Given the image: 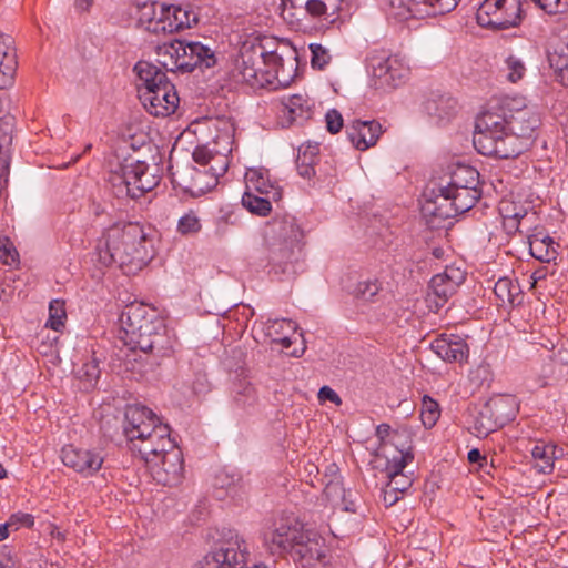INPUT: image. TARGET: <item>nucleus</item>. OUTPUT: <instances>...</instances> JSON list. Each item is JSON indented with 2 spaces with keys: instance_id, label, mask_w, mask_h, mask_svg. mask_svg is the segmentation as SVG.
<instances>
[{
  "instance_id": "f257e3e1",
  "label": "nucleus",
  "mask_w": 568,
  "mask_h": 568,
  "mask_svg": "<svg viewBox=\"0 0 568 568\" xmlns=\"http://www.w3.org/2000/svg\"><path fill=\"white\" fill-rule=\"evenodd\" d=\"M99 262L116 265L125 275L136 274L154 256L153 241L140 223H114L97 244Z\"/></svg>"
},
{
  "instance_id": "f03ea898",
  "label": "nucleus",
  "mask_w": 568,
  "mask_h": 568,
  "mask_svg": "<svg viewBox=\"0 0 568 568\" xmlns=\"http://www.w3.org/2000/svg\"><path fill=\"white\" fill-rule=\"evenodd\" d=\"M290 70H285L283 57L277 50L267 51L262 43L244 44L237 62L239 74L251 87L264 88L275 81L288 84L296 71V54L292 53Z\"/></svg>"
},
{
  "instance_id": "7ed1b4c3",
  "label": "nucleus",
  "mask_w": 568,
  "mask_h": 568,
  "mask_svg": "<svg viewBox=\"0 0 568 568\" xmlns=\"http://www.w3.org/2000/svg\"><path fill=\"white\" fill-rule=\"evenodd\" d=\"M139 84L138 92L145 110L154 116H168L179 106L175 85L168 79L162 69L148 61H139L134 65Z\"/></svg>"
},
{
  "instance_id": "20e7f679",
  "label": "nucleus",
  "mask_w": 568,
  "mask_h": 568,
  "mask_svg": "<svg viewBox=\"0 0 568 568\" xmlns=\"http://www.w3.org/2000/svg\"><path fill=\"white\" fill-rule=\"evenodd\" d=\"M473 143L486 156L511 159L524 152V144L518 138L509 135L506 118L491 112L483 113L476 120Z\"/></svg>"
},
{
  "instance_id": "39448f33",
  "label": "nucleus",
  "mask_w": 568,
  "mask_h": 568,
  "mask_svg": "<svg viewBox=\"0 0 568 568\" xmlns=\"http://www.w3.org/2000/svg\"><path fill=\"white\" fill-rule=\"evenodd\" d=\"M159 63L170 72L204 71L215 65L216 58L207 45L201 42L174 40L158 47Z\"/></svg>"
},
{
  "instance_id": "423d86ee",
  "label": "nucleus",
  "mask_w": 568,
  "mask_h": 568,
  "mask_svg": "<svg viewBox=\"0 0 568 568\" xmlns=\"http://www.w3.org/2000/svg\"><path fill=\"white\" fill-rule=\"evenodd\" d=\"M158 171L144 161H134L110 172L108 181L116 197L138 199L159 185L161 178Z\"/></svg>"
},
{
  "instance_id": "0eeeda50",
  "label": "nucleus",
  "mask_w": 568,
  "mask_h": 568,
  "mask_svg": "<svg viewBox=\"0 0 568 568\" xmlns=\"http://www.w3.org/2000/svg\"><path fill=\"white\" fill-rule=\"evenodd\" d=\"M307 530L296 515L282 513L264 528L263 542L273 555H288Z\"/></svg>"
},
{
  "instance_id": "6e6552de",
  "label": "nucleus",
  "mask_w": 568,
  "mask_h": 568,
  "mask_svg": "<svg viewBox=\"0 0 568 568\" xmlns=\"http://www.w3.org/2000/svg\"><path fill=\"white\" fill-rule=\"evenodd\" d=\"M523 0H484L476 12L477 23L491 30L517 27L523 20Z\"/></svg>"
},
{
  "instance_id": "1a4fd4ad",
  "label": "nucleus",
  "mask_w": 568,
  "mask_h": 568,
  "mask_svg": "<svg viewBox=\"0 0 568 568\" xmlns=\"http://www.w3.org/2000/svg\"><path fill=\"white\" fill-rule=\"evenodd\" d=\"M155 14V4L150 8H144ZM146 19L145 29L152 33H173L181 30L191 28L193 23L197 22V17L190 6L181 4H161L160 14L158 17H149V12L144 11L140 18L141 22Z\"/></svg>"
},
{
  "instance_id": "9d476101",
  "label": "nucleus",
  "mask_w": 568,
  "mask_h": 568,
  "mask_svg": "<svg viewBox=\"0 0 568 568\" xmlns=\"http://www.w3.org/2000/svg\"><path fill=\"white\" fill-rule=\"evenodd\" d=\"M481 196L479 186L439 187V194L434 200L432 214L440 219H450L463 214L475 206Z\"/></svg>"
},
{
  "instance_id": "9b49d317",
  "label": "nucleus",
  "mask_w": 568,
  "mask_h": 568,
  "mask_svg": "<svg viewBox=\"0 0 568 568\" xmlns=\"http://www.w3.org/2000/svg\"><path fill=\"white\" fill-rule=\"evenodd\" d=\"M141 338L139 343H131L130 339H121L123 344L131 351H141L143 353H152L156 357L170 355L173 345L171 338L166 335V326L164 320L160 316L149 321L141 327Z\"/></svg>"
},
{
  "instance_id": "f8f14e48",
  "label": "nucleus",
  "mask_w": 568,
  "mask_h": 568,
  "mask_svg": "<svg viewBox=\"0 0 568 568\" xmlns=\"http://www.w3.org/2000/svg\"><path fill=\"white\" fill-rule=\"evenodd\" d=\"M371 64L373 69V83L377 90L387 91L395 89L404 84L408 79L409 68L397 54L373 57Z\"/></svg>"
},
{
  "instance_id": "ddd939ff",
  "label": "nucleus",
  "mask_w": 568,
  "mask_h": 568,
  "mask_svg": "<svg viewBox=\"0 0 568 568\" xmlns=\"http://www.w3.org/2000/svg\"><path fill=\"white\" fill-rule=\"evenodd\" d=\"M381 455L385 458V473L396 475L405 470L415 458L410 433L406 428L396 429L389 443L382 446Z\"/></svg>"
},
{
  "instance_id": "4468645a",
  "label": "nucleus",
  "mask_w": 568,
  "mask_h": 568,
  "mask_svg": "<svg viewBox=\"0 0 568 568\" xmlns=\"http://www.w3.org/2000/svg\"><path fill=\"white\" fill-rule=\"evenodd\" d=\"M288 555L301 568H324L326 565L324 539L312 529L307 530Z\"/></svg>"
},
{
  "instance_id": "2eb2a0df",
  "label": "nucleus",
  "mask_w": 568,
  "mask_h": 568,
  "mask_svg": "<svg viewBox=\"0 0 568 568\" xmlns=\"http://www.w3.org/2000/svg\"><path fill=\"white\" fill-rule=\"evenodd\" d=\"M170 427L160 423L150 432V435L139 438L131 445V449L138 452L141 458L148 464L159 459L162 455L176 448V444L170 436Z\"/></svg>"
},
{
  "instance_id": "dca6fc26",
  "label": "nucleus",
  "mask_w": 568,
  "mask_h": 568,
  "mask_svg": "<svg viewBox=\"0 0 568 568\" xmlns=\"http://www.w3.org/2000/svg\"><path fill=\"white\" fill-rule=\"evenodd\" d=\"M61 460L64 466L73 469L83 477L95 475L102 467L104 457L95 448H82L65 445L61 449Z\"/></svg>"
},
{
  "instance_id": "f3484780",
  "label": "nucleus",
  "mask_w": 568,
  "mask_h": 568,
  "mask_svg": "<svg viewBox=\"0 0 568 568\" xmlns=\"http://www.w3.org/2000/svg\"><path fill=\"white\" fill-rule=\"evenodd\" d=\"M153 479L163 486H178L184 476L183 456L179 447L148 463Z\"/></svg>"
},
{
  "instance_id": "a211bd4d",
  "label": "nucleus",
  "mask_w": 568,
  "mask_h": 568,
  "mask_svg": "<svg viewBox=\"0 0 568 568\" xmlns=\"http://www.w3.org/2000/svg\"><path fill=\"white\" fill-rule=\"evenodd\" d=\"M158 316L156 311L144 303L134 302L126 305L120 315V338L134 343V339L141 338V327Z\"/></svg>"
},
{
  "instance_id": "6ab92c4d",
  "label": "nucleus",
  "mask_w": 568,
  "mask_h": 568,
  "mask_svg": "<svg viewBox=\"0 0 568 568\" xmlns=\"http://www.w3.org/2000/svg\"><path fill=\"white\" fill-rule=\"evenodd\" d=\"M161 422L148 407L132 405L126 407L124 414L123 433L131 445L139 438L150 435V432Z\"/></svg>"
},
{
  "instance_id": "aec40b11",
  "label": "nucleus",
  "mask_w": 568,
  "mask_h": 568,
  "mask_svg": "<svg viewBox=\"0 0 568 568\" xmlns=\"http://www.w3.org/2000/svg\"><path fill=\"white\" fill-rule=\"evenodd\" d=\"M274 226L277 222L274 221ZM280 236L283 237V243L278 246L271 248L270 260L278 265L287 264L293 261L296 252L301 251L300 239L302 237V231L294 223V220H284L278 223Z\"/></svg>"
},
{
  "instance_id": "412c9836",
  "label": "nucleus",
  "mask_w": 568,
  "mask_h": 568,
  "mask_svg": "<svg viewBox=\"0 0 568 568\" xmlns=\"http://www.w3.org/2000/svg\"><path fill=\"white\" fill-rule=\"evenodd\" d=\"M230 164L229 156L226 154L216 153L213 156L212 163H210L203 170L192 168V181L190 185L183 186L185 191L191 193H205L217 184L220 176L224 175Z\"/></svg>"
},
{
  "instance_id": "4be33fe9",
  "label": "nucleus",
  "mask_w": 568,
  "mask_h": 568,
  "mask_svg": "<svg viewBox=\"0 0 568 568\" xmlns=\"http://www.w3.org/2000/svg\"><path fill=\"white\" fill-rule=\"evenodd\" d=\"M465 278L466 275L460 268L447 266L443 273L432 277L428 296L434 295L436 306L442 307L456 293Z\"/></svg>"
},
{
  "instance_id": "5701e85b",
  "label": "nucleus",
  "mask_w": 568,
  "mask_h": 568,
  "mask_svg": "<svg viewBox=\"0 0 568 568\" xmlns=\"http://www.w3.org/2000/svg\"><path fill=\"white\" fill-rule=\"evenodd\" d=\"M242 561V555L236 541L219 540L203 557L196 568H236Z\"/></svg>"
},
{
  "instance_id": "b1692460",
  "label": "nucleus",
  "mask_w": 568,
  "mask_h": 568,
  "mask_svg": "<svg viewBox=\"0 0 568 568\" xmlns=\"http://www.w3.org/2000/svg\"><path fill=\"white\" fill-rule=\"evenodd\" d=\"M539 125L540 119L538 114L529 109L519 110L511 114L509 119H506L509 135L518 138L519 142L524 144V151L529 148Z\"/></svg>"
},
{
  "instance_id": "393cba45",
  "label": "nucleus",
  "mask_w": 568,
  "mask_h": 568,
  "mask_svg": "<svg viewBox=\"0 0 568 568\" xmlns=\"http://www.w3.org/2000/svg\"><path fill=\"white\" fill-rule=\"evenodd\" d=\"M432 351L444 362L464 363L469 356L467 343L458 335L443 334L430 344Z\"/></svg>"
},
{
  "instance_id": "a878e982",
  "label": "nucleus",
  "mask_w": 568,
  "mask_h": 568,
  "mask_svg": "<svg viewBox=\"0 0 568 568\" xmlns=\"http://www.w3.org/2000/svg\"><path fill=\"white\" fill-rule=\"evenodd\" d=\"M382 132L381 123L375 120H354L346 128V133L351 143L359 151H365L371 146H374Z\"/></svg>"
},
{
  "instance_id": "bb28decb",
  "label": "nucleus",
  "mask_w": 568,
  "mask_h": 568,
  "mask_svg": "<svg viewBox=\"0 0 568 568\" xmlns=\"http://www.w3.org/2000/svg\"><path fill=\"white\" fill-rule=\"evenodd\" d=\"M282 114L286 119L287 125L302 124L313 115L314 103L305 93H296L283 97L281 100Z\"/></svg>"
},
{
  "instance_id": "cd10ccee",
  "label": "nucleus",
  "mask_w": 568,
  "mask_h": 568,
  "mask_svg": "<svg viewBox=\"0 0 568 568\" xmlns=\"http://www.w3.org/2000/svg\"><path fill=\"white\" fill-rule=\"evenodd\" d=\"M246 190L255 192L260 195L271 197L273 201H278L282 196L281 190L276 182L270 178L267 170L251 169L245 174Z\"/></svg>"
},
{
  "instance_id": "c85d7f7f",
  "label": "nucleus",
  "mask_w": 568,
  "mask_h": 568,
  "mask_svg": "<svg viewBox=\"0 0 568 568\" xmlns=\"http://www.w3.org/2000/svg\"><path fill=\"white\" fill-rule=\"evenodd\" d=\"M16 50L10 36L0 32V89L9 87L17 70Z\"/></svg>"
},
{
  "instance_id": "c756f323",
  "label": "nucleus",
  "mask_w": 568,
  "mask_h": 568,
  "mask_svg": "<svg viewBox=\"0 0 568 568\" xmlns=\"http://www.w3.org/2000/svg\"><path fill=\"white\" fill-rule=\"evenodd\" d=\"M529 252L540 262L555 261L558 253L552 237L544 231H536L528 236Z\"/></svg>"
},
{
  "instance_id": "7c9ffc66",
  "label": "nucleus",
  "mask_w": 568,
  "mask_h": 568,
  "mask_svg": "<svg viewBox=\"0 0 568 568\" xmlns=\"http://www.w3.org/2000/svg\"><path fill=\"white\" fill-rule=\"evenodd\" d=\"M494 294L501 307L513 308L523 302V292L519 283L509 277H500L494 286Z\"/></svg>"
},
{
  "instance_id": "2f4dec72",
  "label": "nucleus",
  "mask_w": 568,
  "mask_h": 568,
  "mask_svg": "<svg viewBox=\"0 0 568 568\" xmlns=\"http://www.w3.org/2000/svg\"><path fill=\"white\" fill-rule=\"evenodd\" d=\"M320 160V144H303L298 148L296 158V169L304 179H312L316 175L315 165Z\"/></svg>"
},
{
  "instance_id": "473e14b6",
  "label": "nucleus",
  "mask_w": 568,
  "mask_h": 568,
  "mask_svg": "<svg viewBox=\"0 0 568 568\" xmlns=\"http://www.w3.org/2000/svg\"><path fill=\"white\" fill-rule=\"evenodd\" d=\"M558 448L552 444H536L531 449L535 466L539 473L550 474L554 470V463L558 458Z\"/></svg>"
},
{
  "instance_id": "72a5a7b5",
  "label": "nucleus",
  "mask_w": 568,
  "mask_h": 568,
  "mask_svg": "<svg viewBox=\"0 0 568 568\" xmlns=\"http://www.w3.org/2000/svg\"><path fill=\"white\" fill-rule=\"evenodd\" d=\"M425 108L429 115L439 121L449 120L456 113L457 101L449 95H438L429 99Z\"/></svg>"
},
{
  "instance_id": "f704fd0d",
  "label": "nucleus",
  "mask_w": 568,
  "mask_h": 568,
  "mask_svg": "<svg viewBox=\"0 0 568 568\" xmlns=\"http://www.w3.org/2000/svg\"><path fill=\"white\" fill-rule=\"evenodd\" d=\"M479 186V172L466 164L457 165L450 173L449 182L444 187Z\"/></svg>"
},
{
  "instance_id": "c9c22d12",
  "label": "nucleus",
  "mask_w": 568,
  "mask_h": 568,
  "mask_svg": "<svg viewBox=\"0 0 568 568\" xmlns=\"http://www.w3.org/2000/svg\"><path fill=\"white\" fill-rule=\"evenodd\" d=\"M423 11L425 10L415 0H388V14L399 21L423 17Z\"/></svg>"
},
{
  "instance_id": "e433bc0d",
  "label": "nucleus",
  "mask_w": 568,
  "mask_h": 568,
  "mask_svg": "<svg viewBox=\"0 0 568 568\" xmlns=\"http://www.w3.org/2000/svg\"><path fill=\"white\" fill-rule=\"evenodd\" d=\"M271 197L261 196L250 190H246L242 196V205L252 214L265 217L272 211Z\"/></svg>"
},
{
  "instance_id": "4c0bfd02",
  "label": "nucleus",
  "mask_w": 568,
  "mask_h": 568,
  "mask_svg": "<svg viewBox=\"0 0 568 568\" xmlns=\"http://www.w3.org/2000/svg\"><path fill=\"white\" fill-rule=\"evenodd\" d=\"M497 420L491 417V409L486 406L475 417L473 430L477 437H486L498 427Z\"/></svg>"
},
{
  "instance_id": "58836bf2",
  "label": "nucleus",
  "mask_w": 568,
  "mask_h": 568,
  "mask_svg": "<svg viewBox=\"0 0 568 568\" xmlns=\"http://www.w3.org/2000/svg\"><path fill=\"white\" fill-rule=\"evenodd\" d=\"M419 8H423V16H439L450 12L456 8L459 0H415Z\"/></svg>"
},
{
  "instance_id": "ea45409f",
  "label": "nucleus",
  "mask_w": 568,
  "mask_h": 568,
  "mask_svg": "<svg viewBox=\"0 0 568 568\" xmlns=\"http://www.w3.org/2000/svg\"><path fill=\"white\" fill-rule=\"evenodd\" d=\"M382 291V283L374 280L359 281L354 288V297L365 302H373L374 297Z\"/></svg>"
},
{
  "instance_id": "a19ab883",
  "label": "nucleus",
  "mask_w": 568,
  "mask_h": 568,
  "mask_svg": "<svg viewBox=\"0 0 568 568\" xmlns=\"http://www.w3.org/2000/svg\"><path fill=\"white\" fill-rule=\"evenodd\" d=\"M65 318L64 302L60 300L52 301L49 305V318L45 326L55 332H60L64 327Z\"/></svg>"
},
{
  "instance_id": "79ce46f5",
  "label": "nucleus",
  "mask_w": 568,
  "mask_h": 568,
  "mask_svg": "<svg viewBox=\"0 0 568 568\" xmlns=\"http://www.w3.org/2000/svg\"><path fill=\"white\" fill-rule=\"evenodd\" d=\"M440 416L438 403L425 395L422 402L420 418L426 428H432Z\"/></svg>"
},
{
  "instance_id": "37998d69",
  "label": "nucleus",
  "mask_w": 568,
  "mask_h": 568,
  "mask_svg": "<svg viewBox=\"0 0 568 568\" xmlns=\"http://www.w3.org/2000/svg\"><path fill=\"white\" fill-rule=\"evenodd\" d=\"M201 227L200 217L191 210L179 219L176 230L182 235H192L199 233Z\"/></svg>"
},
{
  "instance_id": "c03bdc74",
  "label": "nucleus",
  "mask_w": 568,
  "mask_h": 568,
  "mask_svg": "<svg viewBox=\"0 0 568 568\" xmlns=\"http://www.w3.org/2000/svg\"><path fill=\"white\" fill-rule=\"evenodd\" d=\"M505 71L508 81L516 83L521 80L526 72V67L521 59L515 55H509L505 60Z\"/></svg>"
},
{
  "instance_id": "a18cd8bd",
  "label": "nucleus",
  "mask_w": 568,
  "mask_h": 568,
  "mask_svg": "<svg viewBox=\"0 0 568 568\" xmlns=\"http://www.w3.org/2000/svg\"><path fill=\"white\" fill-rule=\"evenodd\" d=\"M413 473L406 474L405 470L398 471L396 475H393L392 473H386V476L388 478V488H392L393 490L403 494L406 490H408L413 485Z\"/></svg>"
},
{
  "instance_id": "49530a36",
  "label": "nucleus",
  "mask_w": 568,
  "mask_h": 568,
  "mask_svg": "<svg viewBox=\"0 0 568 568\" xmlns=\"http://www.w3.org/2000/svg\"><path fill=\"white\" fill-rule=\"evenodd\" d=\"M78 374L79 378L85 382L88 387H93L97 384L98 379L100 378V368L98 361L95 358H92L83 363Z\"/></svg>"
},
{
  "instance_id": "de8ad7c7",
  "label": "nucleus",
  "mask_w": 568,
  "mask_h": 568,
  "mask_svg": "<svg viewBox=\"0 0 568 568\" xmlns=\"http://www.w3.org/2000/svg\"><path fill=\"white\" fill-rule=\"evenodd\" d=\"M346 489L343 486L341 476L329 478L324 487V495L334 505L345 497Z\"/></svg>"
},
{
  "instance_id": "09e8293b",
  "label": "nucleus",
  "mask_w": 568,
  "mask_h": 568,
  "mask_svg": "<svg viewBox=\"0 0 568 568\" xmlns=\"http://www.w3.org/2000/svg\"><path fill=\"white\" fill-rule=\"evenodd\" d=\"M255 388L248 383L240 384L237 389L234 392V402L240 407L252 405L255 402Z\"/></svg>"
},
{
  "instance_id": "8fccbe9b",
  "label": "nucleus",
  "mask_w": 568,
  "mask_h": 568,
  "mask_svg": "<svg viewBox=\"0 0 568 568\" xmlns=\"http://www.w3.org/2000/svg\"><path fill=\"white\" fill-rule=\"evenodd\" d=\"M310 50L312 52L311 64L313 68L318 70H323L331 60L328 51L318 43L310 44Z\"/></svg>"
},
{
  "instance_id": "3c124183",
  "label": "nucleus",
  "mask_w": 568,
  "mask_h": 568,
  "mask_svg": "<svg viewBox=\"0 0 568 568\" xmlns=\"http://www.w3.org/2000/svg\"><path fill=\"white\" fill-rule=\"evenodd\" d=\"M301 9H304L313 18L327 19L332 17L328 7L321 0H305Z\"/></svg>"
},
{
  "instance_id": "603ef678",
  "label": "nucleus",
  "mask_w": 568,
  "mask_h": 568,
  "mask_svg": "<svg viewBox=\"0 0 568 568\" xmlns=\"http://www.w3.org/2000/svg\"><path fill=\"white\" fill-rule=\"evenodd\" d=\"M540 9L548 14L568 12V0H532Z\"/></svg>"
},
{
  "instance_id": "864d4df0",
  "label": "nucleus",
  "mask_w": 568,
  "mask_h": 568,
  "mask_svg": "<svg viewBox=\"0 0 568 568\" xmlns=\"http://www.w3.org/2000/svg\"><path fill=\"white\" fill-rule=\"evenodd\" d=\"M216 153L217 152H212L206 145H199L194 149L192 156L195 163L207 169L206 166L212 163L213 156H215Z\"/></svg>"
},
{
  "instance_id": "5fc2aeb1",
  "label": "nucleus",
  "mask_w": 568,
  "mask_h": 568,
  "mask_svg": "<svg viewBox=\"0 0 568 568\" xmlns=\"http://www.w3.org/2000/svg\"><path fill=\"white\" fill-rule=\"evenodd\" d=\"M325 121L327 131L331 132L332 134L338 133L344 124L342 114L335 109H331L327 111L325 115Z\"/></svg>"
},
{
  "instance_id": "6e6d98bb",
  "label": "nucleus",
  "mask_w": 568,
  "mask_h": 568,
  "mask_svg": "<svg viewBox=\"0 0 568 568\" xmlns=\"http://www.w3.org/2000/svg\"><path fill=\"white\" fill-rule=\"evenodd\" d=\"M17 251L8 240V237H0V261L3 264L11 265L16 262Z\"/></svg>"
},
{
  "instance_id": "4d7b16f0",
  "label": "nucleus",
  "mask_w": 568,
  "mask_h": 568,
  "mask_svg": "<svg viewBox=\"0 0 568 568\" xmlns=\"http://www.w3.org/2000/svg\"><path fill=\"white\" fill-rule=\"evenodd\" d=\"M224 541H236V544L239 545V550L241 551L242 555V561L240 562L239 566H236V568H245L244 566L246 562V556L248 555L245 540L237 534L230 532V537L224 538ZM252 568H266V566L264 564H257L254 565Z\"/></svg>"
},
{
  "instance_id": "13d9d810",
  "label": "nucleus",
  "mask_w": 568,
  "mask_h": 568,
  "mask_svg": "<svg viewBox=\"0 0 568 568\" xmlns=\"http://www.w3.org/2000/svg\"><path fill=\"white\" fill-rule=\"evenodd\" d=\"M509 205L510 204L508 202H503L499 210L503 214V219H504L503 224H504L505 230L508 233H515V232L519 231L520 224H519V220H516V216H510Z\"/></svg>"
},
{
  "instance_id": "bf43d9fd",
  "label": "nucleus",
  "mask_w": 568,
  "mask_h": 568,
  "mask_svg": "<svg viewBox=\"0 0 568 568\" xmlns=\"http://www.w3.org/2000/svg\"><path fill=\"white\" fill-rule=\"evenodd\" d=\"M9 525H11V527L14 526L16 530L19 528V526L30 528L34 525V517L31 514L17 513L11 515L9 518Z\"/></svg>"
},
{
  "instance_id": "052dcab7",
  "label": "nucleus",
  "mask_w": 568,
  "mask_h": 568,
  "mask_svg": "<svg viewBox=\"0 0 568 568\" xmlns=\"http://www.w3.org/2000/svg\"><path fill=\"white\" fill-rule=\"evenodd\" d=\"M268 335H278L281 331L287 329L291 332H294L296 329V323L291 320H275L270 326H268Z\"/></svg>"
},
{
  "instance_id": "680f3d73",
  "label": "nucleus",
  "mask_w": 568,
  "mask_h": 568,
  "mask_svg": "<svg viewBox=\"0 0 568 568\" xmlns=\"http://www.w3.org/2000/svg\"><path fill=\"white\" fill-rule=\"evenodd\" d=\"M318 400L324 403L326 400L335 404L336 406L342 405V398L339 395L329 386H322L317 394Z\"/></svg>"
},
{
  "instance_id": "e2e57ef3",
  "label": "nucleus",
  "mask_w": 568,
  "mask_h": 568,
  "mask_svg": "<svg viewBox=\"0 0 568 568\" xmlns=\"http://www.w3.org/2000/svg\"><path fill=\"white\" fill-rule=\"evenodd\" d=\"M395 430L392 429V427L388 424H381L376 427V437L379 440V449L385 443H389V439H392V435Z\"/></svg>"
},
{
  "instance_id": "0e129e2a",
  "label": "nucleus",
  "mask_w": 568,
  "mask_h": 568,
  "mask_svg": "<svg viewBox=\"0 0 568 568\" xmlns=\"http://www.w3.org/2000/svg\"><path fill=\"white\" fill-rule=\"evenodd\" d=\"M352 496H353L352 491L346 490L345 497L341 498V500L338 503H335L334 506H339L345 511L355 513L356 511L355 501L352 499Z\"/></svg>"
},
{
  "instance_id": "69168bd1",
  "label": "nucleus",
  "mask_w": 568,
  "mask_h": 568,
  "mask_svg": "<svg viewBox=\"0 0 568 568\" xmlns=\"http://www.w3.org/2000/svg\"><path fill=\"white\" fill-rule=\"evenodd\" d=\"M468 462L471 464L477 463L480 468H484L487 465V458L481 455L479 449L473 448L468 452L467 455Z\"/></svg>"
},
{
  "instance_id": "338daca9",
  "label": "nucleus",
  "mask_w": 568,
  "mask_h": 568,
  "mask_svg": "<svg viewBox=\"0 0 568 568\" xmlns=\"http://www.w3.org/2000/svg\"><path fill=\"white\" fill-rule=\"evenodd\" d=\"M399 499V493L393 490L392 488H388V485L386 486V489L384 490V503L387 506L394 505Z\"/></svg>"
},
{
  "instance_id": "774afa93",
  "label": "nucleus",
  "mask_w": 568,
  "mask_h": 568,
  "mask_svg": "<svg viewBox=\"0 0 568 568\" xmlns=\"http://www.w3.org/2000/svg\"><path fill=\"white\" fill-rule=\"evenodd\" d=\"M321 2H325L331 10V16H336L342 8L343 0H321Z\"/></svg>"
}]
</instances>
